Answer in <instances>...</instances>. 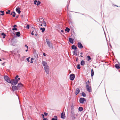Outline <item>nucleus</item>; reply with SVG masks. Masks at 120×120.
I'll list each match as a JSON object with an SVG mask.
<instances>
[{
    "instance_id": "nucleus-1",
    "label": "nucleus",
    "mask_w": 120,
    "mask_h": 120,
    "mask_svg": "<svg viewBox=\"0 0 120 120\" xmlns=\"http://www.w3.org/2000/svg\"><path fill=\"white\" fill-rule=\"evenodd\" d=\"M20 79V78H18V80L16 79H12L10 81V83L12 85H16L17 84L18 82V81Z\"/></svg>"
},
{
    "instance_id": "nucleus-2",
    "label": "nucleus",
    "mask_w": 120,
    "mask_h": 120,
    "mask_svg": "<svg viewBox=\"0 0 120 120\" xmlns=\"http://www.w3.org/2000/svg\"><path fill=\"white\" fill-rule=\"evenodd\" d=\"M46 42L49 47L50 48L52 49L53 47L52 44L50 42L49 40L46 39Z\"/></svg>"
},
{
    "instance_id": "nucleus-3",
    "label": "nucleus",
    "mask_w": 120,
    "mask_h": 120,
    "mask_svg": "<svg viewBox=\"0 0 120 120\" xmlns=\"http://www.w3.org/2000/svg\"><path fill=\"white\" fill-rule=\"evenodd\" d=\"M45 70L47 74H48L49 72V66L45 67H44Z\"/></svg>"
},
{
    "instance_id": "nucleus-4",
    "label": "nucleus",
    "mask_w": 120,
    "mask_h": 120,
    "mask_svg": "<svg viewBox=\"0 0 120 120\" xmlns=\"http://www.w3.org/2000/svg\"><path fill=\"white\" fill-rule=\"evenodd\" d=\"M4 78L6 81L8 83H10L11 80L8 76L7 75L5 76H4Z\"/></svg>"
},
{
    "instance_id": "nucleus-5",
    "label": "nucleus",
    "mask_w": 120,
    "mask_h": 120,
    "mask_svg": "<svg viewBox=\"0 0 120 120\" xmlns=\"http://www.w3.org/2000/svg\"><path fill=\"white\" fill-rule=\"evenodd\" d=\"M75 75L74 74H71L70 76V79L71 80H73L75 78Z\"/></svg>"
},
{
    "instance_id": "nucleus-6",
    "label": "nucleus",
    "mask_w": 120,
    "mask_h": 120,
    "mask_svg": "<svg viewBox=\"0 0 120 120\" xmlns=\"http://www.w3.org/2000/svg\"><path fill=\"white\" fill-rule=\"evenodd\" d=\"M86 88L87 90L90 92L91 91V88L89 86V85H86Z\"/></svg>"
},
{
    "instance_id": "nucleus-7",
    "label": "nucleus",
    "mask_w": 120,
    "mask_h": 120,
    "mask_svg": "<svg viewBox=\"0 0 120 120\" xmlns=\"http://www.w3.org/2000/svg\"><path fill=\"white\" fill-rule=\"evenodd\" d=\"M86 101V100L84 98H80L79 100L80 102L82 104H83L84 103V101Z\"/></svg>"
},
{
    "instance_id": "nucleus-8",
    "label": "nucleus",
    "mask_w": 120,
    "mask_h": 120,
    "mask_svg": "<svg viewBox=\"0 0 120 120\" xmlns=\"http://www.w3.org/2000/svg\"><path fill=\"white\" fill-rule=\"evenodd\" d=\"M42 64L43 65V66L44 67H47L49 66L48 65L47 63L44 61H42Z\"/></svg>"
},
{
    "instance_id": "nucleus-9",
    "label": "nucleus",
    "mask_w": 120,
    "mask_h": 120,
    "mask_svg": "<svg viewBox=\"0 0 120 120\" xmlns=\"http://www.w3.org/2000/svg\"><path fill=\"white\" fill-rule=\"evenodd\" d=\"M78 47L80 49H82L83 47L81 43L80 42H78Z\"/></svg>"
},
{
    "instance_id": "nucleus-10",
    "label": "nucleus",
    "mask_w": 120,
    "mask_h": 120,
    "mask_svg": "<svg viewBox=\"0 0 120 120\" xmlns=\"http://www.w3.org/2000/svg\"><path fill=\"white\" fill-rule=\"evenodd\" d=\"M18 87L16 86H12V89L13 91H15L18 90Z\"/></svg>"
},
{
    "instance_id": "nucleus-11",
    "label": "nucleus",
    "mask_w": 120,
    "mask_h": 120,
    "mask_svg": "<svg viewBox=\"0 0 120 120\" xmlns=\"http://www.w3.org/2000/svg\"><path fill=\"white\" fill-rule=\"evenodd\" d=\"M20 8L19 7L17 8L16 9V11L19 14H20L21 12V11H20Z\"/></svg>"
},
{
    "instance_id": "nucleus-12",
    "label": "nucleus",
    "mask_w": 120,
    "mask_h": 120,
    "mask_svg": "<svg viewBox=\"0 0 120 120\" xmlns=\"http://www.w3.org/2000/svg\"><path fill=\"white\" fill-rule=\"evenodd\" d=\"M80 92V90L78 88H77L76 89V90L75 91V94L76 95H77L78 94H79Z\"/></svg>"
},
{
    "instance_id": "nucleus-13",
    "label": "nucleus",
    "mask_w": 120,
    "mask_h": 120,
    "mask_svg": "<svg viewBox=\"0 0 120 120\" xmlns=\"http://www.w3.org/2000/svg\"><path fill=\"white\" fill-rule=\"evenodd\" d=\"M42 20V21H43V22L42 23L43 26H45L46 25V23L45 22V21H44V19L42 18H41V19H40L39 20Z\"/></svg>"
},
{
    "instance_id": "nucleus-14",
    "label": "nucleus",
    "mask_w": 120,
    "mask_h": 120,
    "mask_svg": "<svg viewBox=\"0 0 120 120\" xmlns=\"http://www.w3.org/2000/svg\"><path fill=\"white\" fill-rule=\"evenodd\" d=\"M10 15H12L13 17H15V12L13 11L11 13Z\"/></svg>"
},
{
    "instance_id": "nucleus-15",
    "label": "nucleus",
    "mask_w": 120,
    "mask_h": 120,
    "mask_svg": "<svg viewBox=\"0 0 120 120\" xmlns=\"http://www.w3.org/2000/svg\"><path fill=\"white\" fill-rule=\"evenodd\" d=\"M74 39H72L71 38H69V41L71 43L73 44V41L74 40Z\"/></svg>"
},
{
    "instance_id": "nucleus-16",
    "label": "nucleus",
    "mask_w": 120,
    "mask_h": 120,
    "mask_svg": "<svg viewBox=\"0 0 120 120\" xmlns=\"http://www.w3.org/2000/svg\"><path fill=\"white\" fill-rule=\"evenodd\" d=\"M71 48L72 49H74L75 50H76L77 49V47L76 46H75L74 45H73L71 46Z\"/></svg>"
},
{
    "instance_id": "nucleus-17",
    "label": "nucleus",
    "mask_w": 120,
    "mask_h": 120,
    "mask_svg": "<svg viewBox=\"0 0 120 120\" xmlns=\"http://www.w3.org/2000/svg\"><path fill=\"white\" fill-rule=\"evenodd\" d=\"M85 61L84 60H82L81 62V64L82 65H84L85 64Z\"/></svg>"
},
{
    "instance_id": "nucleus-18",
    "label": "nucleus",
    "mask_w": 120,
    "mask_h": 120,
    "mask_svg": "<svg viewBox=\"0 0 120 120\" xmlns=\"http://www.w3.org/2000/svg\"><path fill=\"white\" fill-rule=\"evenodd\" d=\"M65 117V115L63 113H62L61 114V117L62 118H64Z\"/></svg>"
},
{
    "instance_id": "nucleus-19",
    "label": "nucleus",
    "mask_w": 120,
    "mask_h": 120,
    "mask_svg": "<svg viewBox=\"0 0 120 120\" xmlns=\"http://www.w3.org/2000/svg\"><path fill=\"white\" fill-rule=\"evenodd\" d=\"M77 50H75L74 51H73V55H75L76 56H77Z\"/></svg>"
},
{
    "instance_id": "nucleus-20",
    "label": "nucleus",
    "mask_w": 120,
    "mask_h": 120,
    "mask_svg": "<svg viewBox=\"0 0 120 120\" xmlns=\"http://www.w3.org/2000/svg\"><path fill=\"white\" fill-rule=\"evenodd\" d=\"M20 33L19 32H17L16 33V35L18 37L20 36Z\"/></svg>"
},
{
    "instance_id": "nucleus-21",
    "label": "nucleus",
    "mask_w": 120,
    "mask_h": 120,
    "mask_svg": "<svg viewBox=\"0 0 120 120\" xmlns=\"http://www.w3.org/2000/svg\"><path fill=\"white\" fill-rule=\"evenodd\" d=\"M22 85V83H20L18 84L17 86V87L18 88H20L21 87Z\"/></svg>"
},
{
    "instance_id": "nucleus-22",
    "label": "nucleus",
    "mask_w": 120,
    "mask_h": 120,
    "mask_svg": "<svg viewBox=\"0 0 120 120\" xmlns=\"http://www.w3.org/2000/svg\"><path fill=\"white\" fill-rule=\"evenodd\" d=\"M91 76L92 77L94 75V71L93 69H91Z\"/></svg>"
},
{
    "instance_id": "nucleus-23",
    "label": "nucleus",
    "mask_w": 120,
    "mask_h": 120,
    "mask_svg": "<svg viewBox=\"0 0 120 120\" xmlns=\"http://www.w3.org/2000/svg\"><path fill=\"white\" fill-rule=\"evenodd\" d=\"M1 35L2 36H3V38H5V37L6 36V35L4 33H3L1 34Z\"/></svg>"
},
{
    "instance_id": "nucleus-24",
    "label": "nucleus",
    "mask_w": 120,
    "mask_h": 120,
    "mask_svg": "<svg viewBox=\"0 0 120 120\" xmlns=\"http://www.w3.org/2000/svg\"><path fill=\"white\" fill-rule=\"evenodd\" d=\"M79 110L80 112L82 111L83 110V108L82 107H80L79 108Z\"/></svg>"
},
{
    "instance_id": "nucleus-25",
    "label": "nucleus",
    "mask_w": 120,
    "mask_h": 120,
    "mask_svg": "<svg viewBox=\"0 0 120 120\" xmlns=\"http://www.w3.org/2000/svg\"><path fill=\"white\" fill-rule=\"evenodd\" d=\"M115 67L117 69H119L120 68V67L119 66V65L117 64H116L115 65Z\"/></svg>"
},
{
    "instance_id": "nucleus-26",
    "label": "nucleus",
    "mask_w": 120,
    "mask_h": 120,
    "mask_svg": "<svg viewBox=\"0 0 120 120\" xmlns=\"http://www.w3.org/2000/svg\"><path fill=\"white\" fill-rule=\"evenodd\" d=\"M40 29L41 30H42V32H43L45 30V28H42L41 27L40 28Z\"/></svg>"
},
{
    "instance_id": "nucleus-27",
    "label": "nucleus",
    "mask_w": 120,
    "mask_h": 120,
    "mask_svg": "<svg viewBox=\"0 0 120 120\" xmlns=\"http://www.w3.org/2000/svg\"><path fill=\"white\" fill-rule=\"evenodd\" d=\"M70 30V29L67 27L66 28V29L65 30V31H67L68 32H69Z\"/></svg>"
},
{
    "instance_id": "nucleus-28",
    "label": "nucleus",
    "mask_w": 120,
    "mask_h": 120,
    "mask_svg": "<svg viewBox=\"0 0 120 120\" xmlns=\"http://www.w3.org/2000/svg\"><path fill=\"white\" fill-rule=\"evenodd\" d=\"M87 60L88 61H89L91 59V58H90V56H87Z\"/></svg>"
},
{
    "instance_id": "nucleus-29",
    "label": "nucleus",
    "mask_w": 120,
    "mask_h": 120,
    "mask_svg": "<svg viewBox=\"0 0 120 120\" xmlns=\"http://www.w3.org/2000/svg\"><path fill=\"white\" fill-rule=\"evenodd\" d=\"M82 96L84 97H85L86 96V94L84 92H82Z\"/></svg>"
},
{
    "instance_id": "nucleus-30",
    "label": "nucleus",
    "mask_w": 120,
    "mask_h": 120,
    "mask_svg": "<svg viewBox=\"0 0 120 120\" xmlns=\"http://www.w3.org/2000/svg\"><path fill=\"white\" fill-rule=\"evenodd\" d=\"M0 12L1 13H2V14H0L1 15H4V11H0Z\"/></svg>"
},
{
    "instance_id": "nucleus-31",
    "label": "nucleus",
    "mask_w": 120,
    "mask_h": 120,
    "mask_svg": "<svg viewBox=\"0 0 120 120\" xmlns=\"http://www.w3.org/2000/svg\"><path fill=\"white\" fill-rule=\"evenodd\" d=\"M71 110L74 111V107L73 105H72L71 106Z\"/></svg>"
},
{
    "instance_id": "nucleus-32",
    "label": "nucleus",
    "mask_w": 120,
    "mask_h": 120,
    "mask_svg": "<svg viewBox=\"0 0 120 120\" xmlns=\"http://www.w3.org/2000/svg\"><path fill=\"white\" fill-rule=\"evenodd\" d=\"M41 4V2L39 1H38L37 2V4L36 5H37L38 6L39 5V4Z\"/></svg>"
},
{
    "instance_id": "nucleus-33",
    "label": "nucleus",
    "mask_w": 120,
    "mask_h": 120,
    "mask_svg": "<svg viewBox=\"0 0 120 120\" xmlns=\"http://www.w3.org/2000/svg\"><path fill=\"white\" fill-rule=\"evenodd\" d=\"M10 12V10H8L6 12V13L7 14H9Z\"/></svg>"
},
{
    "instance_id": "nucleus-34",
    "label": "nucleus",
    "mask_w": 120,
    "mask_h": 120,
    "mask_svg": "<svg viewBox=\"0 0 120 120\" xmlns=\"http://www.w3.org/2000/svg\"><path fill=\"white\" fill-rule=\"evenodd\" d=\"M77 68L78 69H80V64H78L77 65Z\"/></svg>"
},
{
    "instance_id": "nucleus-35",
    "label": "nucleus",
    "mask_w": 120,
    "mask_h": 120,
    "mask_svg": "<svg viewBox=\"0 0 120 120\" xmlns=\"http://www.w3.org/2000/svg\"><path fill=\"white\" fill-rule=\"evenodd\" d=\"M75 115H76V116H77L78 115L77 114H74L72 115V117L73 118H74V119L75 118Z\"/></svg>"
},
{
    "instance_id": "nucleus-36",
    "label": "nucleus",
    "mask_w": 120,
    "mask_h": 120,
    "mask_svg": "<svg viewBox=\"0 0 120 120\" xmlns=\"http://www.w3.org/2000/svg\"><path fill=\"white\" fill-rule=\"evenodd\" d=\"M89 80L87 82H86V85H89Z\"/></svg>"
},
{
    "instance_id": "nucleus-37",
    "label": "nucleus",
    "mask_w": 120,
    "mask_h": 120,
    "mask_svg": "<svg viewBox=\"0 0 120 120\" xmlns=\"http://www.w3.org/2000/svg\"><path fill=\"white\" fill-rule=\"evenodd\" d=\"M12 30H17V29L15 28H12Z\"/></svg>"
},
{
    "instance_id": "nucleus-38",
    "label": "nucleus",
    "mask_w": 120,
    "mask_h": 120,
    "mask_svg": "<svg viewBox=\"0 0 120 120\" xmlns=\"http://www.w3.org/2000/svg\"><path fill=\"white\" fill-rule=\"evenodd\" d=\"M30 58V57H29L26 58V60H27V61L28 62H30L29 59Z\"/></svg>"
},
{
    "instance_id": "nucleus-39",
    "label": "nucleus",
    "mask_w": 120,
    "mask_h": 120,
    "mask_svg": "<svg viewBox=\"0 0 120 120\" xmlns=\"http://www.w3.org/2000/svg\"><path fill=\"white\" fill-rule=\"evenodd\" d=\"M26 27L27 28V29H29V25H27L26 26Z\"/></svg>"
},
{
    "instance_id": "nucleus-40",
    "label": "nucleus",
    "mask_w": 120,
    "mask_h": 120,
    "mask_svg": "<svg viewBox=\"0 0 120 120\" xmlns=\"http://www.w3.org/2000/svg\"><path fill=\"white\" fill-rule=\"evenodd\" d=\"M37 2V1L36 0H35L34 1V4H37L36 3Z\"/></svg>"
},
{
    "instance_id": "nucleus-41",
    "label": "nucleus",
    "mask_w": 120,
    "mask_h": 120,
    "mask_svg": "<svg viewBox=\"0 0 120 120\" xmlns=\"http://www.w3.org/2000/svg\"><path fill=\"white\" fill-rule=\"evenodd\" d=\"M34 32L35 33L36 32H37V30L35 29H34Z\"/></svg>"
},
{
    "instance_id": "nucleus-42",
    "label": "nucleus",
    "mask_w": 120,
    "mask_h": 120,
    "mask_svg": "<svg viewBox=\"0 0 120 120\" xmlns=\"http://www.w3.org/2000/svg\"><path fill=\"white\" fill-rule=\"evenodd\" d=\"M19 76L18 75H16L15 78V79L18 80V79H17V78Z\"/></svg>"
},
{
    "instance_id": "nucleus-43",
    "label": "nucleus",
    "mask_w": 120,
    "mask_h": 120,
    "mask_svg": "<svg viewBox=\"0 0 120 120\" xmlns=\"http://www.w3.org/2000/svg\"><path fill=\"white\" fill-rule=\"evenodd\" d=\"M57 120V118H52V120Z\"/></svg>"
},
{
    "instance_id": "nucleus-44",
    "label": "nucleus",
    "mask_w": 120,
    "mask_h": 120,
    "mask_svg": "<svg viewBox=\"0 0 120 120\" xmlns=\"http://www.w3.org/2000/svg\"><path fill=\"white\" fill-rule=\"evenodd\" d=\"M71 113L73 115V114L74 113V111L71 110Z\"/></svg>"
},
{
    "instance_id": "nucleus-45",
    "label": "nucleus",
    "mask_w": 120,
    "mask_h": 120,
    "mask_svg": "<svg viewBox=\"0 0 120 120\" xmlns=\"http://www.w3.org/2000/svg\"><path fill=\"white\" fill-rule=\"evenodd\" d=\"M44 115H45V116H46L48 115V113L45 112L44 113Z\"/></svg>"
},
{
    "instance_id": "nucleus-46",
    "label": "nucleus",
    "mask_w": 120,
    "mask_h": 120,
    "mask_svg": "<svg viewBox=\"0 0 120 120\" xmlns=\"http://www.w3.org/2000/svg\"><path fill=\"white\" fill-rule=\"evenodd\" d=\"M34 30H33V31H32V32H31V34L32 35H34Z\"/></svg>"
},
{
    "instance_id": "nucleus-47",
    "label": "nucleus",
    "mask_w": 120,
    "mask_h": 120,
    "mask_svg": "<svg viewBox=\"0 0 120 120\" xmlns=\"http://www.w3.org/2000/svg\"><path fill=\"white\" fill-rule=\"evenodd\" d=\"M61 32L62 33H63L64 34V31L63 30H62L61 31Z\"/></svg>"
},
{
    "instance_id": "nucleus-48",
    "label": "nucleus",
    "mask_w": 120,
    "mask_h": 120,
    "mask_svg": "<svg viewBox=\"0 0 120 120\" xmlns=\"http://www.w3.org/2000/svg\"><path fill=\"white\" fill-rule=\"evenodd\" d=\"M17 25H14V26H13V27L14 28H15V27H17Z\"/></svg>"
},
{
    "instance_id": "nucleus-49",
    "label": "nucleus",
    "mask_w": 120,
    "mask_h": 120,
    "mask_svg": "<svg viewBox=\"0 0 120 120\" xmlns=\"http://www.w3.org/2000/svg\"><path fill=\"white\" fill-rule=\"evenodd\" d=\"M42 118H43V119H44V118H44V115L42 114Z\"/></svg>"
},
{
    "instance_id": "nucleus-50",
    "label": "nucleus",
    "mask_w": 120,
    "mask_h": 120,
    "mask_svg": "<svg viewBox=\"0 0 120 120\" xmlns=\"http://www.w3.org/2000/svg\"><path fill=\"white\" fill-rule=\"evenodd\" d=\"M34 60V58H31V60L32 61V60Z\"/></svg>"
},
{
    "instance_id": "nucleus-51",
    "label": "nucleus",
    "mask_w": 120,
    "mask_h": 120,
    "mask_svg": "<svg viewBox=\"0 0 120 120\" xmlns=\"http://www.w3.org/2000/svg\"><path fill=\"white\" fill-rule=\"evenodd\" d=\"M43 55L44 56H46L45 54V53H43Z\"/></svg>"
},
{
    "instance_id": "nucleus-52",
    "label": "nucleus",
    "mask_w": 120,
    "mask_h": 120,
    "mask_svg": "<svg viewBox=\"0 0 120 120\" xmlns=\"http://www.w3.org/2000/svg\"><path fill=\"white\" fill-rule=\"evenodd\" d=\"M43 120H48L47 118H44Z\"/></svg>"
},
{
    "instance_id": "nucleus-53",
    "label": "nucleus",
    "mask_w": 120,
    "mask_h": 120,
    "mask_svg": "<svg viewBox=\"0 0 120 120\" xmlns=\"http://www.w3.org/2000/svg\"><path fill=\"white\" fill-rule=\"evenodd\" d=\"M35 36H37L38 35V34H37V32H36L35 34Z\"/></svg>"
},
{
    "instance_id": "nucleus-54",
    "label": "nucleus",
    "mask_w": 120,
    "mask_h": 120,
    "mask_svg": "<svg viewBox=\"0 0 120 120\" xmlns=\"http://www.w3.org/2000/svg\"><path fill=\"white\" fill-rule=\"evenodd\" d=\"M21 17L22 18L23 17V15H21Z\"/></svg>"
},
{
    "instance_id": "nucleus-55",
    "label": "nucleus",
    "mask_w": 120,
    "mask_h": 120,
    "mask_svg": "<svg viewBox=\"0 0 120 120\" xmlns=\"http://www.w3.org/2000/svg\"><path fill=\"white\" fill-rule=\"evenodd\" d=\"M76 58V61H77L78 58Z\"/></svg>"
},
{
    "instance_id": "nucleus-56",
    "label": "nucleus",
    "mask_w": 120,
    "mask_h": 120,
    "mask_svg": "<svg viewBox=\"0 0 120 120\" xmlns=\"http://www.w3.org/2000/svg\"><path fill=\"white\" fill-rule=\"evenodd\" d=\"M54 117H55V118H57V116H54Z\"/></svg>"
},
{
    "instance_id": "nucleus-57",
    "label": "nucleus",
    "mask_w": 120,
    "mask_h": 120,
    "mask_svg": "<svg viewBox=\"0 0 120 120\" xmlns=\"http://www.w3.org/2000/svg\"><path fill=\"white\" fill-rule=\"evenodd\" d=\"M5 63V62H4V63H3L2 64V65L3 66H4V64Z\"/></svg>"
},
{
    "instance_id": "nucleus-58",
    "label": "nucleus",
    "mask_w": 120,
    "mask_h": 120,
    "mask_svg": "<svg viewBox=\"0 0 120 120\" xmlns=\"http://www.w3.org/2000/svg\"><path fill=\"white\" fill-rule=\"evenodd\" d=\"M33 61H30V63H33Z\"/></svg>"
},
{
    "instance_id": "nucleus-59",
    "label": "nucleus",
    "mask_w": 120,
    "mask_h": 120,
    "mask_svg": "<svg viewBox=\"0 0 120 120\" xmlns=\"http://www.w3.org/2000/svg\"><path fill=\"white\" fill-rule=\"evenodd\" d=\"M26 47L27 48V49H28V47L27 46H26Z\"/></svg>"
},
{
    "instance_id": "nucleus-60",
    "label": "nucleus",
    "mask_w": 120,
    "mask_h": 120,
    "mask_svg": "<svg viewBox=\"0 0 120 120\" xmlns=\"http://www.w3.org/2000/svg\"><path fill=\"white\" fill-rule=\"evenodd\" d=\"M83 54L82 53V52H81V53H80V54L81 55H82V54Z\"/></svg>"
},
{
    "instance_id": "nucleus-61",
    "label": "nucleus",
    "mask_w": 120,
    "mask_h": 120,
    "mask_svg": "<svg viewBox=\"0 0 120 120\" xmlns=\"http://www.w3.org/2000/svg\"><path fill=\"white\" fill-rule=\"evenodd\" d=\"M40 26H42V24H41L40 25Z\"/></svg>"
},
{
    "instance_id": "nucleus-62",
    "label": "nucleus",
    "mask_w": 120,
    "mask_h": 120,
    "mask_svg": "<svg viewBox=\"0 0 120 120\" xmlns=\"http://www.w3.org/2000/svg\"><path fill=\"white\" fill-rule=\"evenodd\" d=\"M27 45H25V47H26L27 46Z\"/></svg>"
},
{
    "instance_id": "nucleus-63",
    "label": "nucleus",
    "mask_w": 120,
    "mask_h": 120,
    "mask_svg": "<svg viewBox=\"0 0 120 120\" xmlns=\"http://www.w3.org/2000/svg\"><path fill=\"white\" fill-rule=\"evenodd\" d=\"M80 57H83V56L82 55H81L80 56Z\"/></svg>"
},
{
    "instance_id": "nucleus-64",
    "label": "nucleus",
    "mask_w": 120,
    "mask_h": 120,
    "mask_svg": "<svg viewBox=\"0 0 120 120\" xmlns=\"http://www.w3.org/2000/svg\"><path fill=\"white\" fill-rule=\"evenodd\" d=\"M28 49H27V50H26V52H27V51H28Z\"/></svg>"
}]
</instances>
